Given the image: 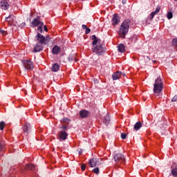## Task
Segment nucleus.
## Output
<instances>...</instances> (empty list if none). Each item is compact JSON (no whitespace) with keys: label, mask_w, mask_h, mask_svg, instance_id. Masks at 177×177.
<instances>
[{"label":"nucleus","mask_w":177,"mask_h":177,"mask_svg":"<svg viewBox=\"0 0 177 177\" xmlns=\"http://www.w3.org/2000/svg\"><path fill=\"white\" fill-rule=\"evenodd\" d=\"M129 24H131V20L129 19L124 20L122 24L118 33L120 38H125V36L128 34V31L129 30Z\"/></svg>","instance_id":"obj_1"},{"label":"nucleus","mask_w":177,"mask_h":177,"mask_svg":"<svg viewBox=\"0 0 177 177\" xmlns=\"http://www.w3.org/2000/svg\"><path fill=\"white\" fill-rule=\"evenodd\" d=\"M162 89H164V82H162L161 77H158L155 80L153 84V92L155 93H161Z\"/></svg>","instance_id":"obj_2"},{"label":"nucleus","mask_w":177,"mask_h":177,"mask_svg":"<svg viewBox=\"0 0 177 177\" xmlns=\"http://www.w3.org/2000/svg\"><path fill=\"white\" fill-rule=\"evenodd\" d=\"M92 52L98 56H102V55L104 53V48L102 44H98L92 48Z\"/></svg>","instance_id":"obj_3"},{"label":"nucleus","mask_w":177,"mask_h":177,"mask_svg":"<svg viewBox=\"0 0 177 177\" xmlns=\"http://www.w3.org/2000/svg\"><path fill=\"white\" fill-rule=\"evenodd\" d=\"M114 160L117 164H125V156L122 153H116Z\"/></svg>","instance_id":"obj_4"},{"label":"nucleus","mask_w":177,"mask_h":177,"mask_svg":"<svg viewBox=\"0 0 177 177\" xmlns=\"http://www.w3.org/2000/svg\"><path fill=\"white\" fill-rule=\"evenodd\" d=\"M22 63L26 70H32L34 68V64L30 59L24 60Z\"/></svg>","instance_id":"obj_5"},{"label":"nucleus","mask_w":177,"mask_h":177,"mask_svg":"<svg viewBox=\"0 0 177 177\" xmlns=\"http://www.w3.org/2000/svg\"><path fill=\"white\" fill-rule=\"evenodd\" d=\"M68 136V133L66 132V131H60L58 132V139L60 140V142H63V140H67V138Z\"/></svg>","instance_id":"obj_6"},{"label":"nucleus","mask_w":177,"mask_h":177,"mask_svg":"<svg viewBox=\"0 0 177 177\" xmlns=\"http://www.w3.org/2000/svg\"><path fill=\"white\" fill-rule=\"evenodd\" d=\"M88 165L91 168L96 167V165H100V160L99 158H93L89 160Z\"/></svg>","instance_id":"obj_7"},{"label":"nucleus","mask_w":177,"mask_h":177,"mask_svg":"<svg viewBox=\"0 0 177 177\" xmlns=\"http://www.w3.org/2000/svg\"><path fill=\"white\" fill-rule=\"evenodd\" d=\"M37 41H39V44L41 45H45V36L41 35V33L37 32L35 37Z\"/></svg>","instance_id":"obj_8"},{"label":"nucleus","mask_w":177,"mask_h":177,"mask_svg":"<svg viewBox=\"0 0 177 177\" xmlns=\"http://www.w3.org/2000/svg\"><path fill=\"white\" fill-rule=\"evenodd\" d=\"M112 26H117L120 23V16L118 14H114L112 17Z\"/></svg>","instance_id":"obj_9"},{"label":"nucleus","mask_w":177,"mask_h":177,"mask_svg":"<svg viewBox=\"0 0 177 177\" xmlns=\"http://www.w3.org/2000/svg\"><path fill=\"white\" fill-rule=\"evenodd\" d=\"M0 8L4 10H7L9 8V3L6 0H0Z\"/></svg>","instance_id":"obj_10"},{"label":"nucleus","mask_w":177,"mask_h":177,"mask_svg":"<svg viewBox=\"0 0 177 177\" xmlns=\"http://www.w3.org/2000/svg\"><path fill=\"white\" fill-rule=\"evenodd\" d=\"M38 26H44V22H41L38 18H36L32 21L31 27H38Z\"/></svg>","instance_id":"obj_11"},{"label":"nucleus","mask_w":177,"mask_h":177,"mask_svg":"<svg viewBox=\"0 0 177 177\" xmlns=\"http://www.w3.org/2000/svg\"><path fill=\"white\" fill-rule=\"evenodd\" d=\"M22 129L24 133H26V135H28V133L31 132V124H30V123H26L23 126Z\"/></svg>","instance_id":"obj_12"},{"label":"nucleus","mask_w":177,"mask_h":177,"mask_svg":"<svg viewBox=\"0 0 177 177\" xmlns=\"http://www.w3.org/2000/svg\"><path fill=\"white\" fill-rule=\"evenodd\" d=\"M160 10H161V7L160 6H158L156 9L155 11L152 12L150 15H149V20H153V19H154V16L156 15H158V13H160Z\"/></svg>","instance_id":"obj_13"},{"label":"nucleus","mask_w":177,"mask_h":177,"mask_svg":"<svg viewBox=\"0 0 177 177\" xmlns=\"http://www.w3.org/2000/svg\"><path fill=\"white\" fill-rule=\"evenodd\" d=\"M122 75V73H121L120 71H116L112 75V78L114 81L117 80H120V78H121Z\"/></svg>","instance_id":"obj_14"},{"label":"nucleus","mask_w":177,"mask_h":177,"mask_svg":"<svg viewBox=\"0 0 177 177\" xmlns=\"http://www.w3.org/2000/svg\"><path fill=\"white\" fill-rule=\"evenodd\" d=\"M79 113L81 118H86L89 115V112L85 109L80 111Z\"/></svg>","instance_id":"obj_15"},{"label":"nucleus","mask_w":177,"mask_h":177,"mask_svg":"<svg viewBox=\"0 0 177 177\" xmlns=\"http://www.w3.org/2000/svg\"><path fill=\"white\" fill-rule=\"evenodd\" d=\"M102 122L105 124L106 125H108V124L110 123V114L107 113L103 118H102Z\"/></svg>","instance_id":"obj_16"},{"label":"nucleus","mask_w":177,"mask_h":177,"mask_svg":"<svg viewBox=\"0 0 177 177\" xmlns=\"http://www.w3.org/2000/svg\"><path fill=\"white\" fill-rule=\"evenodd\" d=\"M42 50V44L37 43L34 47L33 52H41Z\"/></svg>","instance_id":"obj_17"},{"label":"nucleus","mask_w":177,"mask_h":177,"mask_svg":"<svg viewBox=\"0 0 177 177\" xmlns=\"http://www.w3.org/2000/svg\"><path fill=\"white\" fill-rule=\"evenodd\" d=\"M26 171H34L35 169V165L33 164H27L25 166Z\"/></svg>","instance_id":"obj_18"},{"label":"nucleus","mask_w":177,"mask_h":177,"mask_svg":"<svg viewBox=\"0 0 177 177\" xmlns=\"http://www.w3.org/2000/svg\"><path fill=\"white\" fill-rule=\"evenodd\" d=\"M52 53H53V55H59V53H60V47L59 46H55L53 48Z\"/></svg>","instance_id":"obj_19"},{"label":"nucleus","mask_w":177,"mask_h":177,"mask_svg":"<svg viewBox=\"0 0 177 177\" xmlns=\"http://www.w3.org/2000/svg\"><path fill=\"white\" fill-rule=\"evenodd\" d=\"M118 50L120 53H124V51L125 50V46L123 44H120L118 46Z\"/></svg>","instance_id":"obj_20"},{"label":"nucleus","mask_w":177,"mask_h":177,"mask_svg":"<svg viewBox=\"0 0 177 177\" xmlns=\"http://www.w3.org/2000/svg\"><path fill=\"white\" fill-rule=\"evenodd\" d=\"M59 68H60V66H59L58 64H54L52 66V71L53 73H57Z\"/></svg>","instance_id":"obj_21"},{"label":"nucleus","mask_w":177,"mask_h":177,"mask_svg":"<svg viewBox=\"0 0 177 177\" xmlns=\"http://www.w3.org/2000/svg\"><path fill=\"white\" fill-rule=\"evenodd\" d=\"M140 128H142V122H137L134 124V129H135V131H139L140 129Z\"/></svg>","instance_id":"obj_22"},{"label":"nucleus","mask_w":177,"mask_h":177,"mask_svg":"<svg viewBox=\"0 0 177 177\" xmlns=\"http://www.w3.org/2000/svg\"><path fill=\"white\" fill-rule=\"evenodd\" d=\"M6 147V143L5 142L4 140H1L0 141V151L1 150H3Z\"/></svg>","instance_id":"obj_23"},{"label":"nucleus","mask_w":177,"mask_h":177,"mask_svg":"<svg viewBox=\"0 0 177 177\" xmlns=\"http://www.w3.org/2000/svg\"><path fill=\"white\" fill-rule=\"evenodd\" d=\"M99 42H100V39H99L93 40L92 43L93 47L96 46V45H99V44H100Z\"/></svg>","instance_id":"obj_24"},{"label":"nucleus","mask_w":177,"mask_h":177,"mask_svg":"<svg viewBox=\"0 0 177 177\" xmlns=\"http://www.w3.org/2000/svg\"><path fill=\"white\" fill-rule=\"evenodd\" d=\"M171 175H173V176L177 177V166L171 170Z\"/></svg>","instance_id":"obj_25"},{"label":"nucleus","mask_w":177,"mask_h":177,"mask_svg":"<svg viewBox=\"0 0 177 177\" xmlns=\"http://www.w3.org/2000/svg\"><path fill=\"white\" fill-rule=\"evenodd\" d=\"M5 125H6L5 122H3V121L0 122V131H3V129L5 128Z\"/></svg>","instance_id":"obj_26"},{"label":"nucleus","mask_w":177,"mask_h":177,"mask_svg":"<svg viewBox=\"0 0 177 177\" xmlns=\"http://www.w3.org/2000/svg\"><path fill=\"white\" fill-rule=\"evenodd\" d=\"M167 19H169V20H171V19H172V17H174V15L172 14V12L169 11L167 12Z\"/></svg>","instance_id":"obj_27"},{"label":"nucleus","mask_w":177,"mask_h":177,"mask_svg":"<svg viewBox=\"0 0 177 177\" xmlns=\"http://www.w3.org/2000/svg\"><path fill=\"white\" fill-rule=\"evenodd\" d=\"M70 119L68 118H64L62 119L61 122H64V124H68Z\"/></svg>","instance_id":"obj_28"},{"label":"nucleus","mask_w":177,"mask_h":177,"mask_svg":"<svg viewBox=\"0 0 177 177\" xmlns=\"http://www.w3.org/2000/svg\"><path fill=\"white\" fill-rule=\"evenodd\" d=\"M49 41H50V37L48 35L45 37V45H47Z\"/></svg>","instance_id":"obj_29"},{"label":"nucleus","mask_w":177,"mask_h":177,"mask_svg":"<svg viewBox=\"0 0 177 177\" xmlns=\"http://www.w3.org/2000/svg\"><path fill=\"white\" fill-rule=\"evenodd\" d=\"M93 174H96L97 175L99 174V167H95V169H93Z\"/></svg>","instance_id":"obj_30"},{"label":"nucleus","mask_w":177,"mask_h":177,"mask_svg":"<svg viewBox=\"0 0 177 177\" xmlns=\"http://www.w3.org/2000/svg\"><path fill=\"white\" fill-rule=\"evenodd\" d=\"M67 128H68V126L66 125V124H64L62 125L60 129L62 130V131H67Z\"/></svg>","instance_id":"obj_31"},{"label":"nucleus","mask_w":177,"mask_h":177,"mask_svg":"<svg viewBox=\"0 0 177 177\" xmlns=\"http://www.w3.org/2000/svg\"><path fill=\"white\" fill-rule=\"evenodd\" d=\"M172 44L174 46H176L177 48V38H175L172 40Z\"/></svg>","instance_id":"obj_32"},{"label":"nucleus","mask_w":177,"mask_h":177,"mask_svg":"<svg viewBox=\"0 0 177 177\" xmlns=\"http://www.w3.org/2000/svg\"><path fill=\"white\" fill-rule=\"evenodd\" d=\"M44 26H39V27H38V28H37V31H39V32H41V33H42V32L44 31L43 30H42V27H43Z\"/></svg>","instance_id":"obj_33"},{"label":"nucleus","mask_w":177,"mask_h":177,"mask_svg":"<svg viewBox=\"0 0 177 177\" xmlns=\"http://www.w3.org/2000/svg\"><path fill=\"white\" fill-rule=\"evenodd\" d=\"M0 34H2V35H6L8 32L3 30L0 29Z\"/></svg>","instance_id":"obj_34"},{"label":"nucleus","mask_w":177,"mask_h":177,"mask_svg":"<svg viewBox=\"0 0 177 177\" xmlns=\"http://www.w3.org/2000/svg\"><path fill=\"white\" fill-rule=\"evenodd\" d=\"M121 138H122V139H127V133H121Z\"/></svg>","instance_id":"obj_35"},{"label":"nucleus","mask_w":177,"mask_h":177,"mask_svg":"<svg viewBox=\"0 0 177 177\" xmlns=\"http://www.w3.org/2000/svg\"><path fill=\"white\" fill-rule=\"evenodd\" d=\"M171 102H177V95H176L172 99Z\"/></svg>","instance_id":"obj_36"},{"label":"nucleus","mask_w":177,"mask_h":177,"mask_svg":"<svg viewBox=\"0 0 177 177\" xmlns=\"http://www.w3.org/2000/svg\"><path fill=\"white\" fill-rule=\"evenodd\" d=\"M86 168V166L85 165H82L81 169L82 171H85V169Z\"/></svg>","instance_id":"obj_37"},{"label":"nucleus","mask_w":177,"mask_h":177,"mask_svg":"<svg viewBox=\"0 0 177 177\" xmlns=\"http://www.w3.org/2000/svg\"><path fill=\"white\" fill-rule=\"evenodd\" d=\"M89 32H91V29L88 28H87L86 29L85 34H89Z\"/></svg>","instance_id":"obj_38"},{"label":"nucleus","mask_w":177,"mask_h":177,"mask_svg":"<svg viewBox=\"0 0 177 177\" xmlns=\"http://www.w3.org/2000/svg\"><path fill=\"white\" fill-rule=\"evenodd\" d=\"M82 28H83V30H86L88 28V26H86V25H82Z\"/></svg>","instance_id":"obj_39"},{"label":"nucleus","mask_w":177,"mask_h":177,"mask_svg":"<svg viewBox=\"0 0 177 177\" xmlns=\"http://www.w3.org/2000/svg\"><path fill=\"white\" fill-rule=\"evenodd\" d=\"M91 39H93V41H94L95 39H97V37H96L95 35H93V36L91 37Z\"/></svg>","instance_id":"obj_40"},{"label":"nucleus","mask_w":177,"mask_h":177,"mask_svg":"<svg viewBox=\"0 0 177 177\" xmlns=\"http://www.w3.org/2000/svg\"><path fill=\"white\" fill-rule=\"evenodd\" d=\"M44 31H48V28L46 27V26H44Z\"/></svg>","instance_id":"obj_41"},{"label":"nucleus","mask_w":177,"mask_h":177,"mask_svg":"<svg viewBox=\"0 0 177 177\" xmlns=\"http://www.w3.org/2000/svg\"><path fill=\"white\" fill-rule=\"evenodd\" d=\"M9 17H6V19H9Z\"/></svg>","instance_id":"obj_42"},{"label":"nucleus","mask_w":177,"mask_h":177,"mask_svg":"<svg viewBox=\"0 0 177 177\" xmlns=\"http://www.w3.org/2000/svg\"><path fill=\"white\" fill-rule=\"evenodd\" d=\"M174 1H177V0H174Z\"/></svg>","instance_id":"obj_43"},{"label":"nucleus","mask_w":177,"mask_h":177,"mask_svg":"<svg viewBox=\"0 0 177 177\" xmlns=\"http://www.w3.org/2000/svg\"><path fill=\"white\" fill-rule=\"evenodd\" d=\"M123 75H125V74H123Z\"/></svg>","instance_id":"obj_44"}]
</instances>
